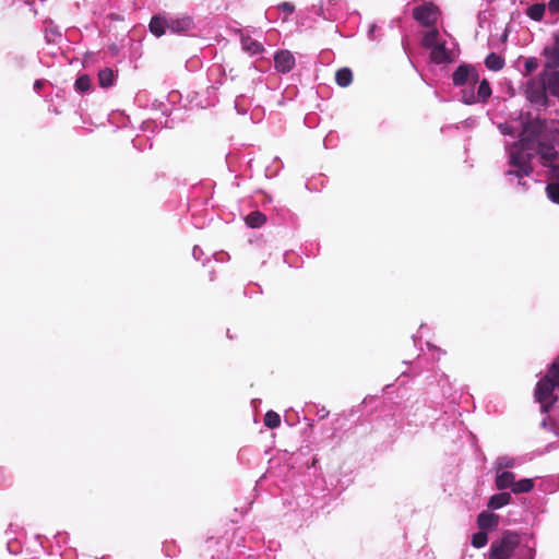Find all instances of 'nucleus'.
Segmentation results:
<instances>
[{"label": "nucleus", "instance_id": "cd10ccee", "mask_svg": "<svg viewBox=\"0 0 559 559\" xmlns=\"http://www.w3.org/2000/svg\"><path fill=\"white\" fill-rule=\"evenodd\" d=\"M538 67H539V62H538L537 58H535V57L526 58L524 61L523 75L527 76V75L532 74L533 72H535L538 69Z\"/></svg>", "mask_w": 559, "mask_h": 559}, {"label": "nucleus", "instance_id": "4be33fe9", "mask_svg": "<svg viewBox=\"0 0 559 559\" xmlns=\"http://www.w3.org/2000/svg\"><path fill=\"white\" fill-rule=\"evenodd\" d=\"M545 4L544 3H534L530 5L526 10V15L533 21H542L545 14Z\"/></svg>", "mask_w": 559, "mask_h": 559}, {"label": "nucleus", "instance_id": "72a5a7b5", "mask_svg": "<svg viewBox=\"0 0 559 559\" xmlns=\"http://www.w3.org/2000/svg\"><path fill=\"white\" fill-rule=\"evenodd\" d=\"M377 32V25L373 23L369 26V29H368V33H367V36H368V39L369 40H372V41H376L378 40V36L376 34Z\"/></svg>", "mask_w": 559, "mask_h": 559}, {"label": "nucleus", "instance_id": "c9c22d12", "mask_svg": "<svg viewBox=\"0 0 559 559\" xmlns=\"http://www.w3.org/2000/svg\"><path fill=\"white\" fill-rule=\"evenodd\" d=\"M521 551L523 552L524 556L527 557V559L534 558V554H535L534 549L525 546V547L521 548Z\"/></svg>", "mask_w": 559, "mask_h": 559}, {"label": "nucleus", "instance_id": "f3484780", "mask_svg": "<svg viewBox=\"0 0 559 559\" xmlns=\"http://www.w3.org/2000/svg\"><path fill=\"white\" fill-rule=\"evenodd\" d=\"M504 63V59L496 52H490L485 59L486 68L495 72L500 71Z\"/></svg>", "mask_w": 559, "mask_h": 559}, {"label": "nucleus", "instance_id": "393cba45", "mask_svg": "<svg viewBox=\"0 0 559 559\" xmlns=\"http://www.w3.org/2000/svg\"><path fill=\"white\" fill-rule=\"evenodd\" d=\"M264 425L270 429H275L280 427L281 416L274 411L266 412V414L264 415Z\"/></svg>", "mask_w": 559, "mask_h": 559}, {"label": "nucleus", "instance_id": "7c9ffc66", "mask_svg": "<svg viewBox=\"0 0 559 559\" xmlns=\"http://www.w3.org/2000/svg\"><path fill=\"white\" fill-rule=\"evenodd\" d=\"M497 468H510L514 466V460L510 456H500L496 462Z\"/></svg>", "mask_w": 559, "mask_h": 559}, {"label": "nucleus", "instance_id": "9d476101", "mask_svg": "<svg viewBox=\"0 0 559 559\" xmlns=\"http://www.w3.org/2000/svg\"><path fill=\"white\" fill-rule=\"evenodd\" d=\"M274 67L281 73H288L295 67V57L289 50H278L274 55Z\"/></svg>", "mask_w": 559, "mask_h": 559}, {"label": "nucleus", "instance_id": "e433bc0d", "mask_svg": "<svg viewBox=\"0 0 559 559\" xmlns=\"http://www.w3.org/2000/svg\"><path fill=\"white\" fill-rule=\"evenodd\" d=\"M45 84H46V81H45V80H41V79L36 80V81L34 82L33 88H34V91H35L36 93H38V92L44 87V85H45Z\"/></svg>", "mask_w": 559, "mask_h": 559}, {"label": "nucleus", "instance_id": "aec40b11", "mask_svg": "<svg viewBox=\"0 0 559 559\" xmlns=\"http://www.w3.org/2000/svg\"><path fill=\"white\" fill-rule=\"evenodd\" d=\"M439 36H440V34H439L438 29H436V28L430 29L424 35V37L421 39V45L426 49L430 50L432 47H435L437 44L440 43Z\"/></svg>", "mask_w": 559, "mask_h": 559}, {"label": "nucleus", "instance_id": "6ab92c4d", "mask_svg": "<svg viewBox=\"0 0 559 559\" xmlns=\"http://www.w3.org/2000/svg\"><path fill=\"white\" fill-rule=\"evenodd\" d=\"M335 82L341 87H347L353 82V72L349 68H341L335 73Z\"/></svg>", "mask_w": 559, "mask_h": 559}, {"label": "nucleus", "instance_id": "c756f323", "mask_svg": "<svg viewBox=\"0 0 559 559\" xmlns=\"http://www.w3.org/2000/svg\"><path fill=\"white\" fill-rule=\"evenodd\" d=\"M282 167H283L282 162L280 160L278 157H275L274 162L271 165L266 166L265 176L267 178H273V177L277 176L280 170L282 169Z\"/></svg>", "mask_w": 559, "mask_h": 559}, {"label": "nucleus", "instance_id": "f257e3e1", "mask_svg": "<svg viewBox=\"0 0 559 559\" xmlns=\"http://www.w3.org/2000/svg\"><path fill=\"white\" fill-rule=\"evenodd\" d=\"M546 128L545 120L540 118L528 119L522 123L519 141L506 145L510 169L506 171L509 181L516 180L519 187L527 188L524 180L531 177L535 164L539 162L548 168L549 182L546 187L547 197L559 204V164H555L558 156L557 145L559 135L547 139L543 133Z\"/></svg>", "mask_w": 559, "mask_h": 559}, {"label": "nucleus", "instance_id": "20e7f679", "mask_svg": "<svg viewBox=\"0 0 559 559\" xmlns=\"http://www.w3.org/2000/svg\"><path fill=\"white\" fill-rule=\"evenodd\" d=\"M556 386H559V357L551 364L547 376L537 382L535 390L536 400L539 403L548 402Z\"/></svg>", "mask_w": 559, "mask_h": 559}, {"label": "nucleus", "instance_id": "412c9836", "mask_svg": "<svg viewBox=\"0 0 559 559\" xmlns=\"http://www.w3.org/2000/svg\"><path fill=\"white\" fill-rule=\"evenodd\" d=\"M478 88L476 95L478 97L479 103H486L491 96V87L487 79H484L478 82Z\"/></svg>", "mask_w": 559, "mask_h": 559}, {"label": "nucleus", "instance_id": "473e14b6", "mask_svg": "<svg viewBox=\"0 0 559 559\" xmlns=\"http://www.w3.org/2000/svg\"><path fill=\"white\" fill-rule=\"evenodd\" d=\"M278 9L282 10L286 14H292L295 11V5L290 2H282L278 5Z\"/></svg>", "mask_w": 559, "mask_h": 559}, {"label": "nucleus", "instance_id": "39448f33", "mask_svg": "<svg viewBox=\"0 0 559 559\" xmlns=\"http://www.w3.org/2000/svg\"><path fill=\"white\" fill-rule=\"evenodd\" d=\"M520 545V536L513 532H506L501 538L490 545V559H511Z\"/></svg>", "mask_w": 559, "mask_h": 559}, {"label": "nucleus", "instance_id": "ddd939ff", "mask_svg": "<svg viewBox=\"0 0 559 559\" xmlns=\"http://www.w3.org/2000/svg\"><path fill=\"white\" fill-rule=\"evenodd\" d=\"M498 523L499 515L488 511H483L477 516V525L483 531L495 528Z\"/></svg>", "mask_w": 559, "mask_h": 559}, {"label": "nucleus", "instance_id": "9b49d317", "mask_svg": "<svg viewBox=\"0 0 559 559\" xmlns=\"http://www.w3.org/2000/svg\"><path fill=\"white\" fill-rule=\"evenodd\" d=\"M543 55L546 59L544 69L559 70V37L555 38L552 45L544 48Z\"/></svg>", "mask_w": 559, "mask_h": 559}, {"label": "nucleus", "instance_id": "c85d7f7f", "mask_svg": "<svg viewBox=\"0 0 559 559\" xmlns=\"http://www.w3.org/2000/svg\"><path fill=\"white\" fill-rule=\"evenodd\" d=\"M488 542V535L485 531L480 530L472 536V545L475 548L484 547Z\"/></svg>", "mask_w": 559, "mask_h": 559}, {"label": "nucleus", "instance_id": "b1692460", "mask_svg": "<svg viewBox=\"0 0 559 559\" xmlns=\"http://www.w3.org/2000/svg\"><path fill=\"white\" fill-rule=\"evenodd\" d=\"M533 487H534V481L532 479L523 478L519 481H514L512 491L514 493L528 492L533 489Z\"/></svg>", "mask_w": 559, "mask_h": 559}, {"label": "nucleus", "instance_id": "423d86ee", "mask_svg": "<svg viewBox=\"0 0 559 559\" xmlns=\"http://www.w3.org/2000/svg\"><path fill=\"white\" fill-rule=\"evenodd\" d=\"M454 86L476 85L479 82L478 71L471 64H460L452 74Z\"/></svg>", "mask_w": 559, "mask_h": 559}, {"label": "nucleus", "instance_id": "4c0bfd02", "mask_svg": "<svg viewBox=\"0 0 559 559\" xmlns=\"http://www.w3.org/2000/svg\"><path fill=\"white\" fill-rule=\"evenodd\" d=\"M427 346H428L429 350H438V352H441V349H440L438 346L433 345V344H432V343H430V342H428V343H427Z\"/></svg>", "mask_w": 559, "mask_h": 559}, {"label": "nucleus", "instance_id": "0eeeda50", "mask_svg": "<svg viewBox=\"0 0 559 559\" xmlns=\"http://www.w3.org/2000/svg\"><path fill=\"white\" fill-rule=\"evenodd\" d=\"M538 75L543 80L549 97L559 99V70L543 69Z\"/></svg>", "mask_w": 559, "mask_h": 559}, {"label": "nucleus", "instance_id": "2f4dec72", "mask_svg": "<svg viewBox=\"0 0 559 559\" xmlns=\"http://www.w3.org/2000/svg\"><path fill=\"white\" fill-rule=\"evenodd\" d=\"M499 130L503 135L514 136L516 133V128H514L511 123L504 122L499 124Z\"/></svg>", "mask_w": 559, "mask_h": 559}, {"label": "nucleus", "instance_id": "58836bf2", "mask_svg": "<svg viewBox=\"0 0 559 559\" xmlns=\"http://www.w3.org/2000/svg\"><path fill=\"white\" fill-rule=\"evenodd\" d=\"M141 140H142V139H141V138H139V136H138V138H135V139L132 141L133 146H134V147H138L139 142H140Z\"/></svg>", "mask_w": 559, "mask_h": 559}, {"label": "nucleus", "instance_id": "7ed1b4c3", "mask_svg": "<svg viewBox=\"0 0 559 559\" xmlns=\"http://www.w3.org/2000/svg\"><path fill=\"white\" fill-rule=\"evenodd\" d=\"M526 100L538 111L551 106L550 97L539 75L531 78L524 85Z\"/></svg>", "mask_w": 559, "mask_h": 559}, {"label": "nucleus", "instance_id": "f8f14e48", "mask_svg": "<svg viewBox=\"0 0 559 559\" xmlns=\"http://www.w3.org/2000/svg\"><path fill=\"white\" fill-rule=\"evenodd\" d=\"M241 48L250 56L261 55L264 51L263 45L253 39L250 35L241 34L240 36Z\"/></svg>", "mask_w": 559, "mask_h": 559}, {"label": "nucleus", "instance_id": "a211bd4d", "mask_svg": "<svg viewBox=\"0 0 559 559\" xmlns=\"http://www.w3.org/2000/svg\"><path fill=\"white\" fill-rule=\"evenodd\" d=\"M515 476L512 472H502L496 477V487L500 490L513 488Z\"/></svg>", "mask_w": 559, "mask_h": 559}, {"label": "nucleus", "instance_id": "5701e85b", "mask_svg": "<svg viewBox=\"0 0 559 559\" xmlns=\"http://www.w3.org/2000/svg\"><path fill=\"white\" fill-rule=\"evenodd\" d=\"M74 88L78 93H87L91 90V78L87 74L78 76L74 82Z\"/></svg>", "mask_w": 559, "mask_h": 559}, {"label": "nucleus", "instance_id": "f704fd0d", "mask_svg": "<svg viewBox=\"0 0 559 559\" xmlns=\"http://www.w3.org/2000/svg\"><path fill=\"white\" fill-rule=\"evenodd\" d=\"M548 9L552 13H559V0H550L548 2Z\"/></svg>", "mask_w": 559, "mask_h": 559}, {"label": "nucleus", "instance_id": "dca6fc26", "mask_svg": "<svg viewBox=\"0 0 559 559\" xmlns=\"http://www.w3.org/2000/svg\"><path fill=\"white\" fill-rule=\"evenodd\" d=\"M243 219L248 227L259 228L266 222V216L260 211H252Z\"/></svg>", "mask_w": 559, "mask_h": 559}, {"label": "nucleus", "instance_id": "ea45409f", "mask_svg": "<svg viewBox=\"0 0 559 559\" xmlns=\"http://www.w3.org/2000/svg\"><path fill=\"white\" fill-rule=\"evenodd\" d=\"M151 126V122H143V129H146Z\"/></svg>", "mask_w": 559, "mask_h": 559}, {"label": "nucleus", "instance_id": "1a4fd4ad", "mask_svg": "<svg viewBox=\"0 0 559 559\" xmlns=\"http://www.w3.org/2000/svg\"><path fill=\"white\" fill-rule=\"evenodd\" d=\"M414 19L423 26L429 27L437 22V13L433 8L418 5L413 10Z\"/></svg>", "mask_w": 559, "mask_h": 559}, {"label": "nucleus", "instance_id": "a878e982", "mask_svg": "<svg viewBox=\"0 0 559 559\" xmlns=\"http://www.w3.org/2000/svg\"><path fill=\"white\" fill-rule=\"evenodd\" d=\"M474 86L475 85H469V87L462 91V102L465 105H474L479 103L476 92L474 91Z\"/></svg>", "mask_w": 559, "mask_h": 559}, {"label": "nucleus", "instance_id": "4468645a", "mask_svg": "<svg viewBox=\"0 0 559 559\" xmlns=\"http://www.w3.org/2000/svg\"><path fill=\"white\" fill-rule=\"evenodd\" d=\"M117 72L111 68H104L98 71V83L100 87L108 88L115 85Z\"/></svg>", "mask_w": 559, "mask_h": 559}, {"label": "nucleus", "instance_id": "bb28decb", "mask_svg": "<svg viewBox=\"0 0 559 559\" xmlns=\"http://www.w3.org/2000/svg\"><path fill=\"white\" fill-rule=\"evenodd\" d=\"M61 37V32L58 26L50 24V26L45 29V39L48 44L56 43L57 38Z\"/></svg>", "mask_w": 559, "mask_h": 559}, {"label": "nucleus", "instance_id": "f03ea898", "mask_svg": "<svg viewBox=\"0 0 559 559\" xmlns=\"http://www.w3.org/2000/svg\"><path fill=\"white\" fill-rule=\"evenodd\" d=\"M194 28L191 16L171 15L165 12L153 15L148 24L150 32L156 37L165 35L167 31L177 35H187Z\"/></svg>", "mask_w": 559, "mask_h": 559}, {"label": "nucleus", "instance_id": "a19ab883", "mask_svg": "<svg viewBox=\"0 0 559 559\" xmlns=\"http://www.w3.org/2000/svg\"><path fill=\"white\" fill-rule=\"evenodd\" d=\"M266 202H271L272 201V198L270 195H266Z\"/></svg>", "mask_w": 559, "mask_h": 559}, {"label": "nucleus", "instance_id": "2eb2a0df", "mask_svg": "<svg viewBox=\"0 0 559 559\" xmlns=\"http://www.w3.org/2000/svg\"><path fill=\"white\" fill-rule=\"evenodd\" d=\"M511 501V495L509 492H500L490 497L487 507L492 510L500 509Z\"/></svg>", "mask_w": 559, "mask_h": 559}, {"label": "nucleus", "instance_id": "6e6552de", "mask_svg": "<svg viewBox=\"0 0 559 559\" xmlns=\"http://www.w3.org/2000/svg\"><path fill=\"white\" fill-rule=\"evenodd\" d=\"M430 59L436 64L451 63L455 59V53L448 49L443 41H440L430 49Z\"/></svg>", "mask_w": 559, "mask_h": 559}]
</instances>
